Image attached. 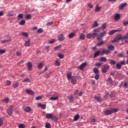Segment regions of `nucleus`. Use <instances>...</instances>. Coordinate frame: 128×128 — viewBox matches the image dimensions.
<instances>
[{"label": "nucleus", "mask_w": 128, "mask_h": 128, "mask_svg": "<svg viewBox=\"0 0 128 128\" xmlns=\"http://www.w3.org/2000/svg\"><path fill=\"white\" fill-rule=\"evenodd\" d=\"M71 82H72V84H76V77H72Z\"/></svg>", "instance_id": "4468645a"}, {"label": "nucleus", "mask_w": 128, "mask_h": 128, "mask_svg": "<svg viewBox=\"0 0 128 128\" xmlns=\"http://www.w3.org/2000/svg\"><path fill=\"white\" fill-rule=\"evenodd\" d=\"M54 64L56 66H60V60H56L54 62Z\"/></svg>", "instance_id": "dca6fc26"}, {"label": "nucleus", "mask_w": 128, "mask_h": 128, "mask_svg": "<svg viewBox=\"0 0 128 128\" xmlns=\"http://www.w3.org/2000/svg\"><path fill=\"white\" fill-rule=\"evenodd\" d=\"M23 18L22 14H20L18 16V20H20L21 18Z\"/></svg>", "instance_id": "5fc2aeb1"}, {"label": "nucleus", "mask_w": 128, "mask_h": 128, "mask_svg": "<svg viewBox=\"0 0 128 128\" xmlns=\"http://www.w3.org/2000/svg\"><path fill=\"white\" fill-rule=\"evenodd\" d=\"M100 51L96 52L94 54V58H96V56H100Z\"/></svg>", "instance_id": "aec40b11"}, {"label": "nucleus", "mask_w": 128, "mask_h": 128, "mask_svg": "<svg viewBox=\"0 0 128 128\" xmlns=\"http://www.w3.org/2000/svg\"><path fill=\"white\" fill-rule=\"evenodd\" d=\"M102 10V8L100 7H98V6H96V8L95 9V12H100Z\"/></svg>", "instance_id": "a19ab883"}, {"label": "nucleus", "mask_w": 128, "mask_h": 128, "mask_svg": "<svg viewBox=\"0 0 128 128\" xmlns=\"http://www.w3.org/2000/svg\"><path fill=\"white\" fill-rule=\"evenodd\" d=\"M104 68L108 70V68H110V66H108V65H106L104 66Z\"/></svg>", "instance_id": "0e129e2a"}, {"label": "nucleus", "mask_w": 128, "mask_h": 128, "mask_svg": "<svg viewBox=\"0 0 128 128\" xmlns=\"http://www.w3.org/2000/svg\"><path fill=\"white\" fill-rule=\"evenodd\" d=\"M106 72H107V70L105 68L102 70V72H103V74H106Z\"/></svg>", "instance_id": "680f3d73"}, {"label": "nucleus", "mask_w": 128, "mask_h": 128, "mask_svg": "<svg viewBox=\"0 0 128 128\" xmlns=\"http://www.w3.org/2000/svg\"><path fill=\"white\" fill-rule=\"evenodd\" d=\"M19 24L20 26H24V24H26V20H22Z\"/></svg>", "instance_id": "4c0bfd02"}, {"label": "nucleus", "mask_w": 128, "mask_h": 128, "mask_svg": "<svg viewBox=\"0 0 128 128\" xmlns=\"http://www.w3.org/2000/svg\"><path fill=\"white\" fill-rule=\"evenodd\" d=\"M56 39H52L51 40L49 41L50 44H54V42H55Z\"/></svg>", "instance_id": "bf43d9fd"}, {"label": "nucleus", "mask_w": 128, "mask_h": 128, "mask_svg": "<svg viewBox=\"0 0 128 128\" xmlns=\"http://www.w3.org/2000/svg\"><path fill=\"white\" fill-rule=\"evenodd\" d=\"M126 6V3L123 4H121V5L119 6L120 10H122V8H124V6Z\"/></svg>", "instance_id": "5701e85b"}, {"label": "nucleus", "mask_w": 128, "mask_h": 128, "mask_svg": "<svg viewBox=\"0 0 128 128\" xmlns=\"http://www.w3.org/2000/svg\"><path fill=\"white\" fill-rule=\"evenodd\" d=\"M68 98L70 102H73L74 101V96H69L68 97Z\"/></svg>", "instance_id": "58836bf2"}, {"label": "nucleus", "mask_w": 128, "mask_h": 128, "mask_svg": "<svg viewBox=\"0 0 128 128\" xmlns=\"http://www.w3.org/2000/svg\"><path fill=\"white\" fill-rule=\"evenodd\" d=\"M60 48H62V46H58L56 47L54 50H60Z\"/></svg>", "instance_id": "6e6d98bb"}, {"label": "nucleus", "mask_w": 128, "mask_h": 128, "mask_svg": "<svg viewBox=\"0 0 128 128\" xmlns=\"http://www.w3.org/2000/svg\"><path fill=\"white\" fill-rule=\"evenodd\" d=\"M95 78L96 80H98V78H100V76L98 74H96L95 76Z\"/></svg>", "instance_id": "e2e57ef3"}, {"label": "nucleus", "mask_w": 128, "mask_h": 128, "mask_svg": "<svg viewBox=\"0 0 128 128\" xmlns=\"http://www.w3.org/2000/svg\"><path fill=\"white\" fill-rule=\"evenodd\" d=\"M106 32H104L102 33H100V34H98L96 35L97 36V38L98 40H102V38L104 36L106 35Z\"/></svg>", "instance_id": "7ed1b4c3"}, {"label": "nucleus", "mask_w": 128, "mask_h": 128, "mask_svg": "<svg viewBox=\"0 0 128 128\" xmlns=\"http://www.w3.org/2000/svg\"><path fill=\"white\" fill-rule=\"evenodd\" d=\"M95 100H98V102H102V98L98 96H95Z\"/></svg>", "instance_id": "c9c22d12"}, {"label": "nucleus", "mask_w": 128, "mask_h": 128, "mask_svg": "<svg viewBox=\"0 0 128 128\" xmlns=\"http://www.w3.org/2000/svg\"><path fill=\"white\" fill-rule=\"evenodd\" d=\"M96 35H98V34L96 33H93L92 34L89 33L87 34L86 38H96Z\"/></svg>", "instance_id": "20e7f679"}, {"label": "nucleus", "mask_w": 128, "mask_h": 128, "mask_svg": "<svg viewBox=\"0 0 128 128\" xmlns=\"http://www.w3.org/2000/svg\"><path fill=\"white\" fill-rule=\"evenodd\" d=\"M24 110L26 112H30L32 111V108L30 106H28L24 108Z\"/></svg>", "instance_id": "9b49d317"}, {"label": "nucleus", "mask_w": 128, "mask_h": 128, "mask_svg": "<svg viewBox=\"0 0 128 128\" xmlns=\"http://www.w3.org/2000/svg\"><path fill=\"white\" fill-rule=\"evenodd\" d=\"M21 35L22 36H26V38L28 36V34L27 32H23L21 33Z\"/></svg>", "instance_id": "2f4dec72"}, {"label": "nucleus", "mask_w": 128, "mask_h": 128, "mask_svg": "<svg viewBox=\"0 0 128 128\" xmlns=\"http://www.w3.org/2000/svg\"><path fill=\"white\" fill-rule=\"evenodd\" d=\"M2 102H4L6 104H8L10 102V99L8 98H6L5 99L3 100Z\"/></svg>", "instance_id": "72a5a7b5"}, {"label": "nucleus", "mask_w": 128, "mask_h": 128, "mask_svg": "<svg viewBox=\"0 0 128 128\" xmlns=\"http://www.w3.org/2000/svg\"><path fill=\"white\" fill-rule=\"evenodd\" d=\"M100 28H98L94 30H93L94 32H100Z\"/></svg>", "instance_id": "f704fd0d"}, {"label": "nucleus", "mask_w": 128, "mask_h": 128, "mask_svg": "<svg viewBox=\"0 0 128 128\" xmlns=\"http://www.w3.org/2000/svg\"><path fill=\"white\" fill-rule=\"evenodd\" d=\"M8 16H14V14L12 13V12H9L8 14Z\"/></svg>", "instance_id": "052dcab7"}, {"label": "nucleus", "mask_w": 128, "mask_h": 128, "mask_svg": "<svg viewBox=\"0 0 128 128\" xmlns=\"http://www.w3.org/2000/svg\"><path fill=\"white\" fill-rule=\"evenodd\" d=\"M88 4V6H89V8H92V4L90 3H89Z\"/></svg>", "instance_id": "774afa93"}, {"label": "nucleus", "mask_w": 128, "mask_h": 128, "mask_svg": "<svg viewBox=\"0 0 128 128\" xmlns=\"http://www.w3.org/2000/svg\"><path fill=\"white\" fill-rule=\"evenodd\" d=\"M97 26H98V23L96 21H95L92 25V28H96Z\"/></svg>", "instance_id": "a878e982"}, {"label": "nucleus", "mask_w": 128, "mask_h": 128, "mask_svg": "<svg viewBox=\"0 0 128 128\" xmlns=\"http://www.w3.org/2000/svg\"><path fill=\"white\" fill-rule=\"evenodd\" d=\"M25 18L26 20H30V18H32V15L30 14H28L26 16Z\"/></svg>", "instance_id": "c85d7f7f"}, {"label": "nucleus", "mask_w": 128, "mask_h": 128, "mask_svg": "<svg viewBox=\"0 0 128 128\" xmlns=\"http://www.w3.org/2000/svg\"><path fill=\"white\" fill-rule=\"evenodd\" d=\"M27 66L28 70H32V64L30 62H28L27 64Z\"/></svg>", "instance_id": "9d476101"}, {"label": "nucleus", "mask_w": 128, "mask_h": 128, "mask_svg": "<svg viewBox=\"0 0 128 128\" xmlns=\"http://www.w3.org/2000/svg\"><path fill=\"white\" fill-rule=\"evenodd\" d=\"M14 106H10L7 110V112L9 116H12V112L14 110L12 109Z\"/></svg>", "instance_id": "39448f33"}, {"label": "nucleus", "mask_w": 128, "mask_h": 128, "mask_svg": "<svg viewBox=\"0 0 128 128\" xmlns=\"http://www.w3.org/2000/svg\"><path fill=\"white\" fill-rule=\"evenodd\" d=\"M74 36H75L74 33H70V34H68V38H74Z\"/></svg>", "instance_id": "7c9ffc66"}, {"label": "nucleus", "mask_w": 128, "mask_h": 128, "mask_svg": "<svg viewBox=\"0 0 128 128\" xmlns=\"http://www.w3.org/2000/svg\"><path fill=\"white\" fill-rule=\"evenodd\" d=\"M42 32H44V30H42V29L39 28V29H38L37 32H38V34H42Z\"/></svg>", "instance_id": "de8ad7c7"}, {"label": "nucleus", "mask_w": 128, "mask_h": 128, "mask_svg": "<svg viewBox=\"0 0 128 128\" xmlns=\"http://www.w3.org/2000/svg\"><path fill=\"white\" fill-rule=\"evenodd\" d=\"M116 68H118V70H120V68H122V65L120 64H116Z\"/></svg>", "instance_id": "e433bc0d"}, {"label": "nucleus", "mask_w": 128, "mask_h": 128, "mask_svg": "<svg viewBox=\"0 0 128 128\" xmlns=\"http://www.w3.org/2000/svg\"><path fill=\"white\" fill-rule=\"evenodd\" d=\"M37 106L38 108H42V110H46V105L44 104H42L41 103H38Z\"/></svg>", "instance_id": "423d86ee"}, {"label": "nucleus", "mask_w": 128, "mask_h": 128, "mask_svg": "<svg viewBox=\"0 0 128 128\" xmlns=\"http://www.w3.org/2000/svg\"><path fill=\"white\" fill-rule=\"evenodd\" d=\"M42 96H38L36 98V100H42Z\"/></svg>", "instance_id": "37998d69"}, {"label": "nucleus", "mask_w": 128, "mask_h": 128, "mask_svg": "<svg viewBox=\"0 0 128 128\" xmlns=\"http://www.w3.org/2000/svg\"><path fill=\"white\" fill-rule=\"evenodd\" d=\"M87 64H88L86 62L82 63L80 66V70H84V69L86 68Z\"/></svg>", "instance_id": "6e6552de"}, {"label": "nucleus", "mask_w": 128, "mask_h": 128, "mask_svg": "<svg viewBox=\"0 0 128 128\" xmlns=\"http://www.w3.org/2000/svg\"><path fill=\"white\" fill-rule=\"evenodd\" d=\"M46 128H50V123H46Z\"/></svg>", "instance_id": "864d4df0"}, {"label": "nucleus", "mask_w": 128, "mask_h": 128, "mask_svg": "<svg viewBox=\"0 0 128 128\" xmlns=\"http://www.w3.org/2000/svg\"><path fill=\"white\" fill-rule=\"evenodd\" d=\"M23 82H30V80L28 78H26L23 80Z\"/></svg>", "instance_id": "ea45409f"}, {"label": "nucleus", "mask_w": 128, "mask_h": 128, "mask_svg": "<svg viewBox=\"0 0 128 128\" xmlns=\"http://www.w3.org/2000/svg\"><path fill=\"white\" fill-rule=\"evenodd\" d=\"M58 58H64V56L62 54H58Z\"/></svg>", "instance_id": "8fccbe9b"}, {"label": "nucleus", "mask_w": 128, "mask_h": 128, "mask_svg": "<svg viewBox=\"0 0 128 128\" xmlns=\"http://www.w3.org/2000/svg\"><path fill=\"white\" fill-rule=\"evenodd\" d=\"M22 54V51H18L16 52V55L17 56H20Z\"/></svg>", "instance_id": "49530a36"}, {"label": "nucleus", "mask_w": 128, "mask_h": 128, "mask_svg": "<svg viewBox=\"0 0 128 128\" xmlns=\"http://www.w3.org/2000/svg\"><path fill=\"white\" fill-rule=\"evenodd\" d=\"M24 45L26 46H30V39H28V40L26 41Z\"/></svg>", "instance_id": "ddd939ff"}, {"label": "nucleus", "mask_w": 128, "mask_h": 128, "mask_svg": "<svg viewBox=\"0 0 128 128\" xmlns=\"http://www.w3.org/2000/svg\"><path fill=\"white\" fill-rule=\"evenodd\" d=\"M58 100V96L51 97L50 99V100Z\"/></svg>", "instance_id": "393cba45"}, {"label": "nucleus", "mask_w": 128, "mask_h": 128, "mask_svg": "<svg viewBox=\"0 0 128 128\" xmlns=\"http://www.w3.org/2000/svg\"><path fill=\"white\" fill-rule=\"evenodd\" d=\"M110 64H116V61L114 60H110Z\"/></svg>", "instance_id": "09e8293b"}, {"label": "nucleus", "mask_w": 128, "mask_h": 128, "mask_svg": "<svg viewBox=\"0 0 128 128\" xmlns=\"http://www.w3.org/2000/svg\"><path fill=\"white\" fill-rule=\"evenodd\" d=\"M118 110V108H111L110 110H107L104 111V114H106V116H108L110 114H113V112H116Z\"/></svg>", "instance_id": "f03ea898"}, {"label": "nucleus", "mask_w": 128, "mask_h": 128, "mask_svg": "<svg viewBox=\"0 0 128 128\" xmlns=\"http://www.w3.org/2000/svg\"><path fill=\"white\" fill-rule=\"evenodd\" d=\"M108 50H114V46H108Z\"/></svg>", "instance_id": "b1692460"}, {"label": "nucleus", "mask_w": 128, "mask_h": 128, "mask_svg": "<svg viewBox=\"0 0 128 128\" xmlns=\"http://www.w3.org/2000/svg\"><path fill=\"white\" fill-rule=\"evenodd\" d=\"M54 24V22H48V23L46 24H47L48 26H52V24Z\"/></svg>", "instance_id": "338daca9"}, {"label": "nucleus", "mask_w": 128, "mask_h": 128, "mask_svg": "<svg viewBox=\"0 0 128 128\" xmlns=\"http://www.w3.org/2000/svg\"><path fill=\"white\" fill-rule=\"evenodd\" d=\"M86 38V36L84 35V34H81L80 35V40H84Z\"/></svg>", "instance_id": "473e14b6"}, {"label": "nucleus", "mask_w": 128, "mask_h": 128, "mask_svg": "<svg viewBox=\"0 0 128 128\" xmlns=\"http://www.w3.org/2000/svg\"><path fill=\"white\" fill-rule=\"evenodd\" d=\"M10 42V40H2V44H5V42Z\"/></svg>", "instance_id": "c03bdc74"}, {"label": "nucleus", "mask_w": 128, "mask_h": 128, "mask_svg": "<svg viewBox=\"0 0 128 128\" xmlns=\"http://www.w3.org/2000/svg\"><path fill=\"white\" fill-rule=\"evenodd\" d=\"M44 66V62H41L38 64V68H42Z\"/></svg>", "instance_id": "412c9836"}, {"label": "nucleus", "mask_w": 128, "mask_h": 128, "mask_svg": "<svg viewBox=\"0 0 128 128\" xmlns=\"http://www.w3.org/2000/svg\"><path fill=\"white\" fill-rule=\"evenodd\" d=\"M46 118H56V116H54L52 114H46Z\"/></svg>", "instance_id": "0eeeda50"}, {"label": "nucleus", "mask_w": 128, "mask_h": 128, "mask_svg": "<svg viewBox=\"0 0 128 128\" xmlns=\"http://www.w3.org/2000/svg\"><path fill=\"white\" fill-rule=\"evenodd\" d=\"M110 52V50H106L104 49L102 50V53L101 54H108Z\"/></svg>", "instance_id": "2eb2a0df"}, {"label": "nucleus", "mask_w": 128, "mask_h": 128, "mask_svg": "<svg viewBox=\"0 0 128 128\" xmlns=\"http://www.w3.org/2000/svg\"><path fill=\"white\" fill-rule=\"evenodd\" d=\"M67 78L68 80H70L72 78V72H68L67 74Z\"/></svg>", "instance_id": "bb28decb"}, {"label": "nucleus", "mask_w": 128, "mask_h": 128, "mask_svg": "<svg viewBox=\"0 0 128 128\" xmlns=\"http://www.w3.org/2000/svg\"><path fill=\"white\" fill-rule=\"evenodd\" d=\"M78 118H80V115H78V114H77L76 115H75L74 116V120H78Z\"/></svg>", "instance_id": "cd10ccee"}, {"label": "nucleus", "mask_w": 128, "mask_h": 128, "mask_svg": "<svg viewBox=\"0 0 128 128\" xmlns=\"http://www.w3.org/2000/svg\"><path fill=\"white\" fill-rule=\"evenodd\" d=\"M26 92L28 94H30V96H33V94H34V92L31 90H26Z\"/></svg>", "instance_id": "1a4fd4ad"}, {"label": "nucleus", "mask_w": 128, "mask_h": 128, "mask_svg": "<svg viewBox=\"0 0 128 128\" xmlns=\"http://www.w3.org/2000/svg\"><path fill=\"white\" fill-rule=\"evenodd\" d=\"M18 128H26V126L24 124H20L18 125Z\"/></svg>", "instance_id": "6ab92c4d"}, {"label": "nucleus", "mask_w": 128, "mask_h": 128, "mask_svg": "<svg viewBox=\"0 0 128 128\" xmlns=\"http://www.w3.org/2000/svg\"><path fill=\"white\" fill-rule=\"evenodd\" d=\"M3 122H4V120H2V118H0V126H2L3 124Z\"/></svg>", "instance_id": "603ef678"}, {"label": "nucleus", "mask_w": 128, "mask_h": 128, "mask_svg": "<svg viewBox=\"0 0 128 128\" xmlns=\"http://www.w3.org/2000/svg\"><path fill=\"white\" fill-rule=\"evenodd\" d=\"M93 72L94 74H98V70L96 68H94Z\"/></svg>", "instance_id": "79ce46f5"}, {"label": "nucleus", "mask_w": 128, "mask_h": 128, "mask_svg": "<svg viewBox=\"0 0 128 128\" xmlns=\"http://www.w3.org/2000/svg\"><path fill=\"white\" fill-rule=\"evenodd\" d=\"M10 84H11L10 81V80H7V81L6 82V86H10Z\"/></svg>", "instance_id": "4d7b16f0"}, {"label": "nucleus", "mask_w": 128, "mask_h": 128, "mask_svg": "<svg viewBox=\"0 0 128 128\" xmlns=\"http://www.w3.org/2000/svg\"><path fill=\"white\" fill-rule=\"evenodd\" d=\"M100 62H106V58L105 57H102L100 58Z\"/></svg>", "instance_id": "c756f323"}, {"label": "nucleus", "mask_w": 128, "mask_h": 128, "mask_svg": "<svg viewBox=\"0 0 128 128\" xmlns=\"http://www.w3.org/2000/svg\"><path fill=\"white\" fill-rule=\"evenodd\" d=\"M6 52V50H0V54H4Z\"/></svg>", "instance_id": "69168bd1"}, {"label": "nucleus", "mask_w": 128, "mask_h": 128, "mask_svg": "<svg viewBox=\"0 0 128 128\" xmlns=\"http://www.w3.org/2000/svg\"><path fill=\"white\" fill-rule=\"evenodd\" d=\"M106 44V42L101 41L97 44V46H102V44Z\"/></svg>", "instance_id": "4be33fe9"}, {"label": "nucleus", "mask_w": 128, "mask_h": 128, "mask_svg": "<svg viewBox=\"0 0 128 128\" xmlns=\"http://www.w3.org/2000/svg\"><path fill=\"white\" fill-rule=\"evenodd\" d=\"M126 38H128V33L127 34L126 36H122V34H118L116 38L111 41V42H120V40H126Z\"/></svg>", "instance_id": "f257e3e1"}, {"label": "nucleus", "mask_w": 128, "mask_h": 128, "mask_svg": "<svg viewBox=\"0 0 128 128\" xmlns=\"http://www.w3.org/2000/svg\"><path fill=\"white\" fill-rule=\"evenodd\" d=\"M58 38L59 40H60V42L64 40V34H62L59 35Z\"/></svg>", "instance_id": "f8f14e48"}, {"label": "nucleus", "mask_w": 128, "mask_h": 128, "mask_svg": "<svg viewBox=\"0 0 128 128\" xmlns=\"http://www.w3.org/2000/svg\"><path fill=\"white\" fill-rule=\"evenodd\" d=\"M18 82H16L14 85H13V87L14 88H18Z\"/></svg>", "instance_id": "a18cd8bd"}, {"label": "nucleus", "mask_w": 128, "mask_h": 128, "mask_svg": "<svg viewBox=\"0 0 128 128\" xmlns=\"http://www.w3.org/2000/svg\"><path fill=\"white\" fill-rule=\"evenodd\" d=\"M106 28V24L104 23L102 25V29L104 30V28Z\"/></svg>", "instance_id": "3c124183"}, {"label": "nucleus", "mask_w": 128, "mask_h": 128, "mask_svg": "<svg viewBox=\"0 0 128 128\" xmlns=\"http://www.w3.org/2000/svg\"><path fill=\"white\" fill-rule=\"evenodd\" d=\"M120 18V14H116L114 16V20H118Z\"/></svg>", "instance_id": "a211bd4d"}, {"label": "nucleus", "mask_w": 128, "mask_h": 128, "mask_svg": "<svg viewBox=\"0 0 128 128\" xmlns=\"http://www.w3.org/2000/svg\"><path fill=\"white\" fill-rule=\"evenodd\" d=\"M116 32H118V30H111L108 32V34L110 36H112V35L114 34H116Z\"/></svg>", "instance_id": "f3484780"}, {"label": "nucleus", "mask_w": 128, "mask_h": 128, "mask_svg": "<svg viewBox=\"0 0 128 128\" xmlns=\"http://www.w3.org/2000/svg\"><path fill=\"white\" fill-rule=\"evenodd\" d=\"M102 63L101 62H98L96 64V66H102Z\"/></svg>", "instance_id": "13d9d810"}]
</instances>
